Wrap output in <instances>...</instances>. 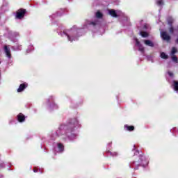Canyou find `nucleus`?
I'll use <instances>...</instances> for the list:
<instances>
[{"instance_id": "nucleus-1", "label": "nucleus", "mask_w": 178, "mask_h": 178, "mask_svg": "<svg viewBox=\"0 0 178 178\" xmlns=\"http://www.w3.org/2000/svg\"><path fill=\"white\" fill-rule=\"evenodd\" d=\"M24 15H26V10L19 9L17 12L16 18L17 19H23V17H24Z\"/></svg>"}, {"instance_id": "nucleus-2", "label": "nucleus", "mask_w": 178, "mask_h": 178, "mask_svg": "<svg viewBox=\"0 0 178 178\" xmlns=\"http://www.w3.org/2000/svg\"><path fill=\"white\" fill-rule=\"evenodd\" d=\"M108 13L111 15V16H113V17H118V15H123V13L120 11H115V10H108Z\"/></svg>"}, {"instance_id": "nucleus-3", "label": "nucleus", "mask_w": 178, "mask_h": 178, "mask_svg": "<svg viewBox=\"0 0 178 178\" xmlns=\"http://www.w3.org/2000/svg\"><path fill=\"white\" fill-rule=\"evenodd\" d=\"M66 129H67V126H65V125H62L59 130L57 131V134L58 136H60L65 133H66Z\"/></svg>"}, {"instance_id": "nucleus-4", "label": "nucleus", "mask_w": 178, "mask_h": 178, "mask_svg": "<svg viewBox=\"0 0 178 178\" xmlns=\"http://www.w3.org/2000/svg\"><path fill=\"white\" fill-rule=\"evenodd\" d=\"M161 38L165 41H169L170 36L166 32H161Z\"/></svg>"}, {"instance_id": "nucleus-5", "label": "nucleus", "mask_w": 178, "mask_h": 178, "mask_svg": "<svg viewBox=\"0 0 178 178\" xmlns=\"http://www.w3.org/2000/svg\"><path fill=\"white\" fill-rule=\"evenodd\" d=\"M135 41L136 42V45L139 49V51H140L141 52H144V47H143V45H141V44H140V42L138 41V39L135 38Z\"/></svg>"}, {"instance_id": "nucleus-6", "label": "nucleus", "mask_w": 178, "mask_h": 178, "mask_svg": "<svg viewBox=\"0 0 178 178\" xmlns=\"http://www.w3.org/2000/svg\"><path fill=\"white\" fill-rule=\"evenodd\" d=\"M27 83L21 84L19 88L17 89V92H22V91H24V89L27 87Z\"/></svg>"}, {"instance_id": "nucleus-7", "label": "nucleus", "mask_w": 178, "mask_h": 178, "mask_svg": "<svg viewBox=\"0 0 178 178\" xmlns=\"http://www.w3.org/2000/svg\"><path fill=\"white\" fill-rule=\"evenodd\" d=\"M4 51L6 52V55L8 56V58H10V49L8 47L7 45L4 46Z\"/></svg>"}, {"instance_id": "nucleus-8", "label": "nucleus", "mask_w": 178, "mask_h": 178, "mask_svg": "<svg viewBox=\"0 0 178 178\" xmlns=\"http://www.w3.org/2000/svg\"><path fill=\"white\" fill-rule=\"evenodd\" d=\"M26 119V117H24V115L22 114V113H19L18 115H17V120L19 122H24Z\"/></svg>"}, {"instance_id": "nucleus-9", "label": "nucleus", "mask_w": 178, "mask_h": 178, "mask_svg": "<svg viewBox=\"0 0 178 178\" xmlns=\"http://www.w3.org/2000/svg\"><path fill=\"white\" fill-rule=\"evenodd\" d=\"M144 42L145 45H148V47H154V43H152L151 40H145Z\"/></svg>"}, {"instance_id": "nucleus-10", "label": "nucleus", "mask_w": 178, "mask_h": 178, "mask_svg": "<svg viewBox=\"0 0 178 178\" xmlns=\"http://www.w3.org/2000/svg\"><path fill=\"white\" fill-rule=\"evenodd\" d=\"M124 128L127 129L129 131H133V130H134V126L125 125Z\"/></svg>"}, {"instance_id": "nucleus-11", "label": "nucleus", "mask_w": 178, "mask_h": 178, "mask_svg": "<svg viewBox=\"0 0 178 178\" xmlns=\"http://www.w3.org/2000/svg\"><path fill=\"white\" fill-rule=\"evenodd\" d=\"M174 90L178 91V81H174Z\"/></svg>"}, {"instance_id": "nucleus-12", "label": "nucleus", "mask_w": 178, "mask_h": 178, "mask_svg": "<svg viewBox=\"0 0 178 178\" xmlns=\"http://www.w3.org/2000/svg\"><path fill=\"white\" fill-rule=\"evenodd\" d=\"M96 17H97V19H101V17H102V13H101V12L97 11L95 14Z\"/></svg>"}, {"instance_id": "nucleus-13", "label": "nucleus", "mask_w": 178, "mask_h": 178, "mask_svg": "<svg viewBox=\"0 0 178 178\" xmlns=\"http://www.w3.org/2000/svg\"><path fill=\"white\" fill-rule=\"evenodd\" d=\"M58 147L60 152H62V151H63V145H62V143H58Z\"/></svg>"}, {"instance_id": "nucleus-14", "label": "nucleus", "mask_w": 178, "mask_h": 178, "mask_svg": "<svg viewBox=\"0 0 178 178\" xmlns=\"http://www.w3.org/2000/svg\"><path fill=\"white\" fill-rule=\"evenodd\" d=\"M140 34L141 36H143L144 38L148 36V33H147V32L141 31V32H140Z\"/></svg>"}, {"instance_id": "nucleus-15", "label": "nucleus", "mask_w": 178, "mask_h": 178, "mask_svg": "<svg viewBox=\"0 0 178 178\" xmlns=\"http://www.w3.org/2000/svg\"><path fill=\"white\" fill-rule=\"evenodd\" d=\"M161 58H162L163 59H168V55L163 52L161 54Z\"/></svg>"}, {"instance_id": "nucleus-16", "label": "nucleus", "mask_w": 178, "mask_h": 178, "mask_svg": "<svg viewBox=\"0 0 178 178\" xmlns=\"http://www.w3.org/2000/svg\"><path fill=\"white\" fill-rule=\"evenodd\" d=\"M176 52H177V49H176V47H172L171 51V55H174L175 54H176Z\"/></svg>"}, {"instance_id": "nucleus-17", "label": "nucleus", "mask_w": 178, "mask_h": 178, "mask_svg": "<svg viewBox=\"0 0 178 178\" xmlns=\"http://www.w3.org/2000/svg\"><path fill=\"white\" fill-rule=\"evenodd\" d=\"M168 24H172V23H173V18L172 17H169L168 19Z\"/></svg>"}, {"instance_id": "nucleus-18", "label": "nucleus", "mask_w": 178, "mask_h": 178, "mask_svg": "<svg viewBox=\"0 0 178 178\" xmlns=\"http://www.w3.org/2000/svg\"><path fill=\"white\" fill-rule=\"evenodd\" d=\"M172 60H173V62L177 63V57H176V56H172Z\"/></svg>"}, {"instance_id": "nucleus-19", "label": "nucleus", "mask_w": 178, "mask_h": 178, "mask_svg": "<svg viewBox=\"0 0 178 178\" xmlns=\"http://www.w3.org/2000/svg\"><path fill=\"white\" fill-rule=\"evenodd\" d=\"M157 5H159V6H161V5H163V1L162 0H159L157 1Z\"/></svg>"}, {"instance_id": "nucleus-20", "label": "nucleus", "mask_w": 178, "mask_h": 178, "mask_svg": "<svg viewBox=\"0 0 178 178\" xmlns=\"http://www.w3.org/2000/svg\"><path fill=\"white\" fill-rule=\"evenodd\" d=\"M170 33L171 34H173V33H175V29H173V27H171V28L170 29Z\"/></svg>"}, {"instance_id": "nucleus-21", "label": "nucleus", "mask_w": 178, "mask_h": 178, "mask_svg": "<svg viewBox=\"0 0 178 178\" xmlns=\"http://www.w3.org/2000/svg\"><path fill=\"white\" fill-rule=\"evenodd\" d=\"M67 38L69 40V41H73V40L70 38V36L67 35Z\"/></svg>"}, {"instance_id": "nucleus-22", "label": "nucleus", "mask_w": 178, "mask_h": 178, "mask_svg": "<svg viewBox=\"0 0 178 178\" xmlns=\"http://www.w3.org/2000/svg\"><path fill=\"white\" fill-rule=\"evenodd\" d=\"M168 74L169 76H170L172 77V76H173V73L170 72H168Z\"/></svg>"}, {"instance_id": "nucleus-23", "label": "nucleus", "mask_w": 178, "mask_h": 178, "mask_svg": "<svg viewBox=\"0 0 178 178\" xmlns=\"http://www.w3.org/2000/svg\"><path fill=\"white\" fill-rule=\"evenodd\" d=\"M16 49H17L18 51H20V49H22V46H19L18 48H17Z\"/></svg>"}, {"instance_id": "nucleus-24", "label": "nucleus", "mask_w": 178, "mask_h": 178, "mask_svg": "<svg viewBox=\"0 0 178 178\" xmlns=\"http://www.w3.org/2000/svg\"><path fill=\"white\" fill-rule=\"evenodd\" d=\"M144 27H145V29H148V24H145Z\"/></svg>"}, {"instance_id": "nucleus-25", "label": "nucleus", "mask_w": 178, "mask_h": 178, "mask_svg": "<svg viewBox=\"0 0 178 178\" xmlns=\"http://www.w3.org/2000/svg\"><path fill=\"white\" fill-rule=\"evenodd\" d=\"M33 172H34L35 173H37L38 170H37L35 168H34V169H33Z\"/></svg>"}, {"instance_id": "nucleus-26", "label": "nucleus", "mask_w": 178, "mask_h": 178, "mask_svg": "<svg viewBox=\"0 0 178 178\" xmlns=\"http://www.w3.org/2000/svg\"><path fill=\"white\" fill-rule=\"evenodd\" d=\"M175 31H178V26L175 29Z\"/></svg>"}, {"instance_id": "nucleus-27", "label": "nucleus", "mask_w": 178, "mask_h": 178, "mask_svg": "<svg viewBox=\"0 0 178 178\" xmlns=\"http://www.w3.org/2000/svg\"><path fill=\"white\" fill-rule=\"evenodd\" d=\"M92 24H93V26H95V24H97V23H95V22H92Z\"/></svg>"}, {"instance_id": "nucleus-28", "label": "nucleus", "mask_w": 178, "mask_h": 178, "mask_svg": "<svg viewBox=\"0 0 178 178\" xmlns=\"http://www.w3.org/2000/svg\"><path fill=\"white\" fill-rule=\"evenodd\" d=\"M131 168H134V166H133V165H131Z\"/></svg>"}]
</instances>
